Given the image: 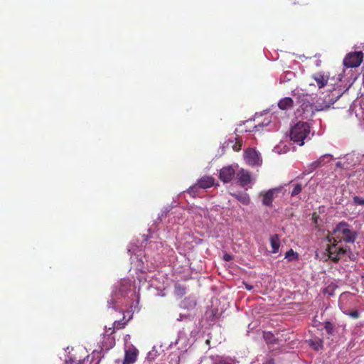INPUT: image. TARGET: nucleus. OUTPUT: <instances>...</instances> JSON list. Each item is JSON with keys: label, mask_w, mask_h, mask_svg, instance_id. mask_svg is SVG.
<instances>
[{"label": "nucleus", "mask_w": 364, "mask_h": 364, "mask_svg": "<svg viewBox=\"0 0 364 364\" xmlns=\"http://www.w3.org/2000/svg\"><path fill=\"white\" fill-rule=\"evenodd\" d=\"M292 106L293 100L291 97H284L280 100L278 103L279 108L283 110L291 108Z\"/></svg>", "instance_id": "nucleus-14"}, {"label": "nucleus", "mask_w": 364, "mask_h": 364, "mask_svg": "<svg viewBox=\"0 0 364 364\" xmlns=\"http://www.w3.org/2000/svg\"><path fill=\"white\" fill-rule=\"evenodd\" d=\"M115 294H121L122 296L130 294L131 296H139L140 287L138 291L136 290V287L132 284V282L129 279H121L117 284L115 286L114 290Z\"/></svg>", "instance_id": "nucleus-2"}, {"label": "nucleus", "mask_w": 364, "mask_h": 364, "mask_svg": "<svg viewBox=\"0 0 364 364\" xmlns=\"http://www.w3.org/2000/svg\"><path fill=\"white\" fill-rule=\"evenodd\" d=\"M333 159V156L331 154H324L321 156L318 161H319L321 166L325 165L326 164L329 163Z\"/></svg>", "instance_id": "nucleus-21"}, {"label": "nucleus", "mask_w": 364, "mask_h": 364, "mask_svg": "<svg viewBox=\"0 0 364 364\" xmlns=\"http://www.w3.org/2000/svg\"><path fill=\"white\" fill-rule=\"evenodd\" d=\"M263 364H274L272 359H269L266 360Z\"/></svg>", "instance_id": "nucleus-32"}, {"label": "nucleus", "mask_w": 364, "mask_h": 364, "mask_svg": "<svg viewBox=\"0 0 364 364\" xmlns=\"http://www.w3.org/2000/svg\"><path fill=\"white\" fill-rule=\"evenodd\" d=\"M278 191L277 189H270L262 193V204L265 206L271 207L274 198V193Z\"/></svg>", "instance_id": "nucleus-11"}, {"label": "nucleus", "mask_w": 364, "mask_h": 364, "mask_svg": "<svg viewBox=\"0 0 364 364\" xmlns=\"http://www.w3.org/2000/svg\"><path fill=\"white\" fill-rule=\"evenodd\" d=\"M324 328L328 334H331L333 333V325L330 322H326Z\"/></svg>", "instance_id": "nucleus-28"}, {"label": "nucleus", "mask_w": 364, "mask_h": 364, "mask_svg": "<svg viewBox=\"0 0 364 364\" xmlns=\"http://www.w3.org/2000/svg\"><path fill=\"white\" fill-rule=\"evenodd\" d=\"M353 202L357 205H364V199L359 196H355L353 198Z\"/></svg>", "instance_id": "nucleus-29"}, {"label": "nucleus", "mask_w": 364, "mask_h": 364, "mask_svg": "<svg viewBox=\"0 0 364 364\" xmlns=\"http://www.w3.org/2000/svg\"><path fill=\"white\" fill-rule=\"evenodd\" d=\"M232 196H234L237 200H238L241 203L245 205H247L250 203V198L247 193H232Z\"/></svg>", "instance_id": "nucleus-15"}, {"label": "nucleus", "mask_w": 364, "mask_h": 364, "mask_svg": "<svg viewBox=\"0 0 364 364\" xmlns=\"http://www.w3.org/2000/svg\"><path fill=\"white\" fill-rule=\"evenodd\" d=\"M235 174V171L231 166H228L222 168L220 171V179L223 183H228L231 181Z\"/></svg>", "instance_id": "nucleus-7"}, {"label": "nucleus", "mask_w": 364, "mask_h": 364, "mask_svg": "<svg viewBox=\"0 0 364 364\" xmlns=\"http://www.w3.org/2000/svg\"><path fill=\"white\" fill-rule=\"evenodd\" d=\"M341 165H342V164H341V162H340V161H338V162H337V163H336V166H337V167H339V168H340V167H341Z\"/></svg>", "instance_id": "nucleus-34"}, {"label": "nucleus", "mask_w": 364, "mask_h": 364, "mask_svg": "<svg viewBox=\"0 0 364 364\" xmlns=\"http://www.w3.org/2000/svg\"><path fill=\"white\" fill-rule=\"evenodd\" d=\"M307 342L309 346L316 350H319L323 348V341L320 338L309 339Z\"/></svg>", "instance_id": "nucleus-18"}, {"label": "nucleus", "mask_w": 364, "mask_h": 364, "mask_svg": "<svg viewBox=\"0 0 364 364\" xmlns=\"http://www.w3.org/2000/svg\"><path fill=\"white\" fill-rule=\"evenodd\" d=\"M302 191V186L299 183H296L294 186V188L291 193V196H296L299 194Z\"/></svg>", "instance_id": "nucleus-24"}, {"label": "nucleus", "mask_w": 364, "mask_h": 364, "mask_svg": "<svg viewBox=\"0 0 364 364\" xmlns=\"http://www.w3.org/2000/svg\"><path fill=\"white\" fill-rule=\"evenodd\" d=\"M139 297H137V299L136 300V305H138L139 304Z\"/></svg>", "instance_id": "nucleus-35"}, {"label": "nucleus", "mask_w": 364, "mask_h": 364, "mask_svg": "<svg viewBox=\"0 0 364 364\" xmlns=\"http://www.w3.org/2000/svg\"><path fill=\"white\" fill-rule=\"evenodd\" d=\"M309 169L311 171L315 170L316 168H318V167H321V164L319 163V161L317 160L314 161V162H312L310 165H309Z\"/></svg>", "instance_id": "nucleus-26"}, {"label": "nucleus", "mask_w": 364, "mask_h": 364, "mask_svg": "<svg viewBox=\"0 0 364 364\" xmlns=\"http://www.w3.org/2000/svg\"><path fill=\"white\" fill-rule=\"evenodd\" d=\"M312 77L316 82L317 86L319 88L325 87L329 80V76L328 75H325L321 72L314 74Z\"/></svg>", "instance_id": "nucleus-10"}, {"label": "nucleus", "mask_w": 364, "mask_h": 364, "mask_svg": "<svg viewBox=\"0 0 364 364\" xmlns=\"http://www.w3.org/2000/svg\"><path fill=\"white\" fill-rule=\"evenodd\" d=\"M309 133L310 127L309 124L304 122H299L291 127L290 130V139L294 143L302 146L304 144V139L308 136Z\"/></svg>", "instance_id": "nucleus-1"}, {"label": "nucleus", "mask_w": 364, "mask_h": 364, "mask_svg": "<svg viewBox=\"0 0 364 364\" xmlns=\"http://www.w3.org/2000/svg\"><path fill=\"white\" fill-rule=\"evenodd\" d=\"M199 188H208L214 185V178L211 176H203L198 181Z\"/></svg>", "instance_id": "nucleus-12"}, {"label": "nucleus", "mask_w": 364, "mask_h": 364, "mask_svg": "<svg viewBox=\"0 0 364 364\" xmlns=\"http://www.w3.org/2000/svg\"><path fill=\"white\" fill-rule=\"evenodd\" d=\"M218 301V297H213L211 299L212 307L208 309L205 312V316L209 321H213L220 314L219 310L216 307H213L215 304Z\"/></svg>", "instance_id": "nucleus-9"}, {"label": "nucleus", "mask_w": 364, "mask_h": 364, "mask_svg": "<svg viewBox=\"0 0 364 364\" xmlns=\"http://www.w3.org/2000/svg\"><path fill=\"white\" fill-rule=\"evenodd\" d=\"M245 159L246 163L252 166H260L262 164L259 154L252 148H249L245 151Z\"/></svg>", "instance_id": "nucleus-5"}, {"label": "nucleus", "mask_w": 364, "mask_h": 364, "mask_svg": "<svg viewBox=\"0 0 364 364\" xmlns=\"http://www.w3.org/2000/svg\"><path fill=\"white\" fill-rule=\"evenodd\" d=\"M198 189L199 187L198 186V183H196L188 188V192L193 196H195L197 194Z\"/></svg>", "instance_id": "nucleus-25"}, {"label": "nucleus", "mask_w": 364, "mask_h": 364, "mask_svg": "<svg viewBox=\"0 0 364 364\" xmlns=\"http://www.w3.org/2000/svg\"><path fill=\"white\" fill-rule=\"evenodd\" d=\"M264 338L267 343H274L276 341L274 336L270 332L264 333Z\"/></svg>", "instance_id": "nucleus-23"}, {"label": "nucleus", "mask_w": 364, "mask_h": 364, "mask_svg": "<svg viewBox=\"0 0 364 364\" xmlns=\"http://www.w3.org/2000/svg\"><path fill=\"white\" fill-rule=\"evenodd\" d=\"M223 259H224L225 261L228 262V261L232 260V257L230 255H229V254H225L223 256Z\"/></svg>", "instance_id": "nucleus-31"}, {"label": "nucleus", "mask_w": 364, "mask_h": 364, "mask_svg": "<svg viewBox=\"0 0 364 364\" xmlns=\"http://www.w3.org/2000/svg\"><path fill=\"white\" fill-rule=\"evenodd\" d=\"M117 301L113 298H112L111 299L107 301V306L109 308H113L117 311V306L115 305Z\"/></svg>", "instance_id": "nucleus-27"}, {"label": "nucleus", "mask_w": 364, "mask_h": 364, "mask_svg": "<svg viewBox=\"0 0 364 364\" xmlns=\"http://www.w3.org/2000/svg\"><path fill=\"white\" fill-rule=\"evenodd\" d=\"M247 288L248 289H251V287H250V286H247Z\"/></svg>", "instance_id": "nucleus-37"}, {"label": "nucleus", "mask_w": 364, "mask_h": 364, "mask_svg": "<svg viewBox=\"0 0 364 364\" xmlns=\"http://www.w3.org/2000/svg\"><path fill=\"white\" fill-rule=\"evenodd\" d=\"M335 287L333 285H329L325 290V293L328 294L330 296H331L333 293V290L334 289Z\"/></svg>", "instance_id": "nucleus-30"}, {"label": "nucleus", "mask_w": 364, "mask_h": 364, "mask_svg": "<svg viewBox=\"0 0 364 364\" xmlns=\"http://www.w3.org/2000/svg\"><path fill=\"white\" fill-rule=\"evenodd\" d=\"M363 61V53L352 52L346 55L343 60V65L346 68H357Z\"/></svg>", "instance_id": "nucleus-4"}, {"label": "nucleus", "mask_w": 364, "mask_h": 364, "mask_svg": "<svg viewBox=\"0 0 364 364\" xmlns=\"http://www.w3.org/2000/svg\"><path fill=\"white\" fill-rule=\"evenodd\" d=\"M138 353V350L133 346L126 348L122 364H133L136 360Z\"/></svg>", "instance_id": "nucleus-6"}, {"label": "nucleus", "mask_w": 364, "mask_h": 364, "mask_svg": "<svg viewBox=\"0 0 364 364\" xmlns=\"http://www.w3.org/2000/svg\"><path fill=\"white\" fill-rule=\"evenodd\" d=\"M240 146H241L240 145V146H239L238 148H236V144H235V145L233 146V149H234L235 151H239V150L240 149Z\"/></svg>", "instance_id": "nucleus-33"}, {"label": "nucleus", "mask_w": 364, "mask_h": 364, "mask_svg": "<svg viewBox=\"0 0 364 364\" xmlns=\"http://www.w3.org/2000/svg\"><path fill=\"white\" fill-rule=\"evenodd\" d=\"M159 355L158 351L155 347H153L151 350H150L146 357L144 364H150L152 361H154L157 356Z\"/></svg>", "instance_id": "nucleus-19"}, {"label": "nucleus", "mask_w": 364, "mask_h": 364, "mask_svg": "<svg viewBox=\"0 0 364 364\" xmlns=\"http://www.w3.org/2000/svg\"><path fill=\"white\" fill-rule=\"evenodd\" d=\"M334 233L342 235L343 240L346 242H353L356 237V232L348 228V225L346 223H340L336 225Z\"/></svg>", "instance_id": "nucleus-3"}, {"label": "nucleus", "mask_w": 364, "mask_h": 364, "mask_svg": "<svg viewBox=\"0 0 364 364\" xmlns=\"http://www.w3.org/2000/svg\"><path fill=\"white\" fill-rule=\"evenodd\" d=\"M247 288L248 289H251V287H250V286H247Z\"/></svg>", "instance_id": "nucleus-38"}, {"label": "nucleus", "mask_w": 364, "mask_h": 364, "mask_svg": "<svg viewBox=\"0 0 364 364\" xmlns=\"http://www.w3.org/2000/svg\"><path fill=\"white\" fill-rule=\"evenodd\" d=\"M270 243L272 246V252L277 253L280 247V241L278 235H274L270 237Z\"/></svg>", "instance_id": "nucleus-16"}, {"label": "nucleus", "mask_w": 364, "mask_h": 364, "mask_svg": "<svg viewBox=\"0 0 364 364\" xmlns=\"http://www.w3.org/2000/svg\"><path fill=\"white\" fill-rule=\"evenodd\" d=\"M237 179L242 186H245L251 182V175L248 171L241 170L237 173Z\"/></svg>", "instance_id": "nucleus-13"}, {"label": "nucleus", "mask_w": 364, "mask_h": 364, "mask_svg": "<svg viewBox=\"0 0 364 364\" xmlns=\"http://www.w3.org/2000/svg\"><path fill=\"white\" fill-rule=\"evenodd\" d=\"M285 258L287 259L288 261L296 260L299 259V255L292 249H290L286 252Z\"/></svg>", "instance_id": "nucleus-22"}, {"label": "nucleus", "mask_w": 364, "mask_h": 364, "mask_svg": "<svg viewBox=\"0 0 364 364\" xmlns=\"http://www.w3.org/2000/svg\"><path fill=\"white\" fill-rule=\"evenodd\" d=\"M196 304L193 297H184V299L181 303V306L184 309H193Z\"/></svg>", "instance_id": "nucleus-17"}, {"label": "nucleus", "mask_w": 364, "mask_h": 364, "mask_svg": "<svg viewBox=\"0 0 364 364\" xmlns=\"http://www.w3.org/2000/svg\"><path fill=\"white\" fill-rule=\"evenodd\" d=\"M136 306H134V309H133L132 311H136Z\"/></svg>", "instance_id": "nucleus-36"}, {"label": "nucleus", "mask_w": 364, "mask_h": 364, "mask_svg": "<svg viewBox=\"0 0 364 364\" xmlns=\"http://www.w3.org/2000/svg\"><path fill=\"white\" fill-rule=\"evenodd\" d=\"M328 251L329 258L333 262L338 261L340 257L346 253L343 248L337 247L336 245L329 247Z\"/></svg>", "instance_id": "nucleus-8"}, {"label": "nucleus", "mask_w": 364, "mask_h": 364, "mask_svg": "<svg viewBox=\"0 0 364 364\" xmlns=\"http://www.w3.org/2000/svg\"><path fill=\"white\" fill-rule=\"evenodd\" d=\"M339 305H341V300H339ZM341 311L346 315H348L353 318H358L359 317V313L356 310L350 311L348 309L343 308L340 306Z\"/></svg>", "instance_id": "nucleus-20"}]
</instances>
